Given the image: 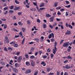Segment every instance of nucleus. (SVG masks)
Returning <instances> with one entry per match:
<instances>
[{
	"label": "nucleus",
	"instance_id": "nucleus-1",
	"mask_svg": "<svg viewBox=\"0 0 75 75\" xmlns=\"http://www.w3.org/2000/svg\"><path fill=\"white\" fill-rule=\"evenodd\" d=\"M58 43L57 42V41H55L54 43V49H53V53L54 54H55L56 53V51H57V48L56 47V46L57 45Z\"/></svg>",
	"mask_w": 75,
	"mask_h": 75
},
{
	"label": "nucleus",
	"instance_id": "nucleus-2",
	"mask_svg": "<svg viewBox=\"0 0 75 75\" xmlns=\"http://www.w3.org/2000/svg\"><path fill=\"white\" fill-rule=\"evenodd\" d=\"M73 67V66L71 65V66L68 65V64H67L65 66H63V68H66V69H69L70 68H72Z\"/></svg>",
	"mask_w": 75,
	"mask_h": 75
},
{
	"label": "nucleus",
	"instance_id": "nucleus-3",
	"mask_svg": "<svg viewBox=\"0 0 75 75\" xmlns=\"http://www.w3.org/2000/svg\"><path fill=\"white\" fill-rule=\"evenodd\" d=\"M69 43V42L64 43L63 44V46L64 47H65V48H67V47H68V44Z\"/></svg>",
	"mask_w": 75,
	"mask_h": 75
},
{
	"label": "nucleus",
	"instance_id": "nucleus-4",
	"mask_svg": "<svg viewBox=\"0 0 75 75\" xmlns=\"http://www.w3.org/2000/svg\"><path fill=\"white\" fill-rule=\"evenodd\" d=\"M31 66L32 67H34L35 65V62L33 60H31L30 62Z\"/></svg>",
	"mask_w": 75,
	"mask_h": 75
},
{
	"label": "nucleus",
	"instance_id": "nucleus-5",
	"mask_svg": "<svg viewBox=\"0 0 75 75\" xmlns=\"http://www.w3.org/2000/svg\"><path fill=\"white\" fill-rule=\"evenodd\" d=\"M5 40L6 41V43L8 44L9 43V41H8V37L7 36H5Z\"/></svg>",
	"mask_w": 75,
	"mask_h": 75
},
{
	"label": "nucleus",
	"instance_id": "nucleus-6",
	"mask_svg": "<svg viewBox=\"0 0 75 75\" xmlns=\"http://www.w3.org/2000/svg\"><path fill=\"white\" fill-rule=\"evenodd\" d=\"M31 72V70L30 69H28L25 71V74H30Z\"/></svg>",
	"mask_w": 75,
	"mask_h": 75
},
{
	"label": "nucleus",
	"instance_id": "nucleus-7",
	"mask_svg": "<svg viewBox=\"0 0 75 75\" xmlns=\"http://www.w3.org/2000/svg\"><path fill=\"white\" fill-rule=\"evenodd\" d=\"M22 59V56H20L18 57L17 61L18 62H21V60Z\"/></svg>",
	"mask_w": 75,
	"mask_h": 75
},
{
	"label": "nucleus",
	"instance_id": "nucleus-8",
	"mask_svg": "<svg viewBox=\"0 0 75 75\" xmlns=\"http://www.w3.org/2000/svg\"><path fill=\"white\" fill-rule=\"evenodd\" d=\"M54 17H55V16H53L50 18V22H53V21H54Z\"/></svg>",
	"mask_w": 75,
	"mask_h": 75
},
{
	"label": "nucleus",
	"instance_id": "nucleus-9",
	"mask_svg": "<svg viewBox=\"0 0 75 75\" xmlns=\"http://www.w3.org/2000/svg\"><path fill=\"white\" fill-rule=\"evenodd\" d=\"M12 69L13 70V71L15 73H16L18 72V70H17V69L16 68H14Z\"/></svg>",
	"mask_w": 75,
	"mask_h": 75
},
{
	"label": "nucleus",
	"instance_id": "nucleus-10",
	"mask_svg": "<svg viewBox=\"0 0 75 75\" xmlns=\"http://www.w3.org/2000/svg\"><path fill=\"white\" fill-rule=\"evenodd\" d=\"M41 65H43V66L44 67L46 66V63H45V62H42L41 63Z\"/></svg>",
	"mask_w": 75,
	"mask_h": 75
},
{
	"label": "nucleus",
	"instance_id": "nucleus-11",
	"mask_svg": "<svg viewBox=\"0 0 75 75\" xmlns=\"http://www.w3.org/2000/svg\"><path fill=\"white\" fill-rule=\"evenodd\" d=\"M71 34V31L69 30H67V32L66 33V35H69Z\"/></svg>",
	"mask_w": 75,
	"mask_h": 75
},
{
	"label": "nucleus",
	"instance_id": "nucleus-12",
	"mask_svg": "<svg viewBox=\"0 0 75 75\" xmlns=\"http://www.w3.org/2000/svg\"><path fill=\"white\" fill-rule=\"evenodd\" d=\"M15 7L14 8V10H18L20 9V7H19L15 6Z\"/></svg>",
	"mask_w": 75,
	"mask_h": 75
},
{
	"label": "nucleus",
	"instance_id": "nucleus-13",
	"mask_svg": "<svg viewBox=\"0 0 75 75\" xmlns=\"http://www.w3.org/2000/svg\"><path fill=\"white\" fill-rule=\"evenodd\" d=\"M45 4L44 3H42L41 5H40L39 7H44V6Z\"/></svg>",
	"mask_w": 75,
	"mask_h": 75
},
{
	"label": "nucleus",
	"instance_id": "nucleus-14",
	"mask_svg": "<svg viewBox=\"0 0 75 75\" xmlns=\"http://www.w3.org/2000/svg\"><path fill=\"white\" fill-rule=\"evenodd\" d=\"M66 58L67 59H72V57H71L69 55L67 57H66Z\"/></svg>",
	"mask_w": 75,
	"mask_h": 75
},
{
	"label": "nucleus",
	"instance_id": "nucleus-15",
	"mask_svg": "<svg viewBox=\"0 0 75 75\" xmlns=\"http://www.w3.org/2000/svg\"><path fill=\"white\" fill-rule=\"evenodd\" d=\"M9 13H10L11 14H12V13H14V11H13V10H10L9 11Z\"/></svg>",
	"mask_w": 75,
	"mask_h": 75
},
{
	"label": "nucleus",
	"instance_id": "nucleus-16",
	"mask_svg": "<svg viewBox=\"0 0 75 75\" xmlns=\"http://www.w3.org/2000/svg\"><path fill=\"white\" fill-rule=\"evenodd\" d=\"M46 17H51V15L49 14H47L46 15Z\"/></svg>",
	"mask_w": 75,
	"mask_h": 75
},
{
	"label": "nucleus",
	"instance_id": "nucleus-17",
	"mask_svg": "<svg viewBox=\"0 0 75 75\" xmlns=\"http://www.w3.org/2000/svg\"><path fill=\"white\" fill-rule=\"evenodd\" d=\"M26 65L27 66H29V65H30V63L29 62H26Z\"/></svg>",
	"mask_w": 75,
	"mask_h": 75
},
{
	"label": "nucleus",
	"instance_id": "nucleus-18",
	"mask_svg": "<svg viewBox=\"0 0 75 75\" xmlns=\"http://www.w3.org/2000/svg\"><path fill=\"white\" fill-rule=\"evenodd\" d=\"M25 42V38H24L23 39V40L22 41L21 45H23V44Z\"/></svg>",
	"mask_w": 75,
	"mask_h": 75
},
{
	"label": "nucleus",
	"instance_id": "nucleus-19",
	"mask_svg": "<svg viewBox=\"0 0 75 75\" xmlns=\"http://www.w3.org/2000/svg\"><path fill=\"white\" fill-rule=\"evenodd\" d=\"M39 40H40L38 38V39L35 38L34 39V40H35V41H36V42H38V43L39 42Z\"/></svg>",
	"mask_w": 75,
	"mask_h": 75
},
{
	"label": "nucleus",
	"instance_id": "nucleus-20",
	"mask_svg": "<svg viewBox=\"0 0 75 75\" xmlns=\"http://www.w3.org/2000/svg\"><path fill=\"white\" fill-rule=\"evenodd\" d=\"M58 6V2H55L54 4V7H57Z\"/></svg>",
	"mask_w": 75,
	"mask_h": 75
},
{
	"label": "nucleus",
	"instance_id": "nucleus-21",
	"mask_svg": "<svg viewBox=\"0 0 75 75\" xmlns=\"http://www.w3.org/2000/svg\"><path fill=\"white\" fill-rule=\"evenodd\" d=\"M43 26V28H46V27H47V25L44 23Z\"/></svg>",
	"mask_w": 75,
	"mask_h": 75
},
{
	"label": "nucleus",
	"instance_id": "nucleus-22",
	"mask_svg": "<svg viewBox=\"0 0 75 75\" xmlns=\"http://www.w3.org/2000/svg\"><path fill=\"white\" fill-rule=\"evenodd\" d=\"M8 50H9L10 51H12L13 50V48L11 47H9L8 48Z\"/></svg>",
	"mask_w": 75,
	"mask_h": 75
},
{
	"label": "nucleus",
	"instance_id": "nucleus-23",
	"mask_svg": "<svg viewBox=\"0 0 75 75\" xmlns=\"http://www.w3.org/2000/svg\"><path fill=\"white\" fill-rule=\"evenodd\" d=\"M13 31H16V32H18V30H17V29H16L15 28H13Z\"/></svg>",
	"mask_w": 75,
	"mask_h": 75
},
{
	"label": "nucleus",
	"instance_id": "nucleus-24",
	"mask_svg": "<svg viewBox=\"0 0 75 75\" xmlns=\"http://www.w3.org/2000/svg\"><path fill=\"white\" fill-rule=\"evenodd\" d=\"M50 56L51 59H52L53 57H54V54H53L52 53L50 54Z\"/></svg>",
	"mask_w": 75,
	"mask_h": 75
},
{
	"label": "nucleus",
	"instance_id": "nucleus-25",
	"mask_svg": "<svg viewBox=\"0 0 75 75\" xmlns=\"http://www.w3.org/2000/svg\"><path fill=\"white\" fill-rule=\"evenodd\" d=\"M13 46H14V47H18V44H16L15 43L13 45Z\"/></svg>",
	"mask_w": 75,
	"mask_h": 75
},
{
	"label": "nucleus",
	"instance_id": "nucleus-26",
	"mask_svg": "<svg viewBox=\"0 0 75 75\" xmlns=\"http://www.w3.org/2000/svg\"><path fill=\"white\" fill-rule=\"evenodd\" d=\"M13 60H11L10 61V62H9V64H10V65H13V64H12V63H13Z\"/></svg>",
	"mask_w": 75,
	"mask_h": 75
},
{
	"label": "nucleus",
	"instance_id": "nucleus-27",
	"mask_svg": "<svg viewBox=\"0 0 75 75\" xmlns=\"http://www.w3.org/2000/svg\"><path fill=\"white\" fill-rule=\"evenodd\" d=\"M34 50V47H32L31 48V50H30V52H32Z\"/></svg>",
	"mask_w": 75,
	"mask_h": 75
},
{
	"label": "nucleus",
	"instance_id": "nucleus-28",
	"mask_svg": "<svg viewBox=\"0 0 75 75\" xmlns=\"http://www.w3.org/2000/svg\"><path fill=\"white\" fill-rule=\"evenodd\" d=\"M8 7H5L4 8V11H6V10H8Z\"/></svg>",
	"mask_w": 75,
	"mask_h": 75
},
{
	"label": "nucleus",
	"instance_id": "nucleus-29",
	"mask_svg": "<svg viewBox=\"0 0 75 75\" xmlns=\"http://www.w3.org/2000/svg\"><path fill=\"white\" fill-rule=\"evenodd\" d=\"M68 27H69V28H70L71 29H72V28H73V27L72 26V25H68Z\"/></svg>",
	"mask_w": 75,
	"mask_h": 75
},
{
	"label": "nucleus",
	"instance_id": "nucleus-30",
	"mask_svg": "<svg viewBox=\"0 0 75 75\" xmlns=\"http://www.w3.org/2000/svg\"><path fill=\"white\" fill-rule=\"evenodd\" d=\"M15 3L17 4H20V2L17 1V0H15Z\"/></svg>",
	"mask_w": 75,
	"mask_h": 75
},
{
	"label": "nucleus",
	"instance_id": "nucleus-31",
	"mask_svg": "<svg viewBox=\"0 0 75 75\" xmlns=\"http://www.w3.org/2000/svg\"><path fill=\"white\" fill-rule=\"evenodd\" d=\"M36 21L37 23H41V21H40L39 19H37Z\"/></svg>",
	"mask_w": 75,
	"mask_h": 75
},
{
	"label": "nucleus",
	"instance_id": "nucleus-32",
	"mask_svg": "<svg viewBox=\"0 0 75 75\" xmlns=\"http://www.w3.org/2000/svg\"><path fill=\"white\" fill-rule=\"evenodd\" d=\"M51 70V69H50L49 68H48L47 69V72H50Z\"/></svg>",
	"mask_w": 75,
	"mask_h": 75
},
{
	"label": "nucleus",
	"instance_id": "nucleus-33",
	"mask_svg": "<svg viewBox=\"0 0 75 75\" xmlns=\"http://www.w3.org/2000/svg\"><path fill=\"white\" fill-rule=\"evenodd\" d=\"M38 74V71H36L34 74V75H37Z\"/></svg>",
	"mask_w": 75,
	"mask_h": 75
},
{
	"label": "nucleus",
	"instance_id": "nucleus-34",
	"mask_svg": "<svg viewBox=\"0 0 75 75\" xmlns=\"http://www.w3.org/2000/svg\"><path fill=\"white\" fill-rule=\"evenodd\" d=\"M18 16H21L22 14V12H18Z\"/></svg>",
	"mask_w": 75,
	"mask_h": 75
},
{
	"label": "nucleus",
	"instance_id": "nucleus-35",
	"mask_svg": "<svg viewBox=\"0 0 75 75\" xmlns=\"http://www.w3.org/2000/svg\"><path fill=\"white\" fill-rule=\"evenodd\" d=\"M10 45L13 44L14 45V44H15V42H12L10 43Z\"/></svg>",
	"mask_w": 75,
	"mask_h": 75
},
{
	"label": "nucleus",
	"instance_id": "nucleus-36",
	"mask_svg": "<svg viewBox=\"0 0 75 75\" xmlns=\"http://www.w3.org/2000/svg\"><path fill=\"white\" fill-rule=\"evenodd\" d=\"M61 8V6L58 7L56 8L57 10H60Z\"/></svg>",
	"mask_w": 75,
	"mask_h": 75
},
{
	"label": "nucleus",
	"instance_id": "nucleus-37",
	"mask_svg": "<svg viewBox=\"0 0 75 75\" xmlns=\"http://www.w3.org/2000/svg\"><path fill=\"white\" fill-rule=\"evenodd\" d=\"M25 57L27 59L28 58V54H25Z\"/></svg>",
	"mask_w": 75,
	"mask_h": 75
},
{
	"label": "nucleus",
	"instance_id": "nucleus-38",
	"mask_svg": "<svg viewBox=\"0 0 75 75\" xmlns=\"http://www.w3.org/2000/svg\"><path fill=\"white\" fill-rule=\"evenodd\" d=\"M57 23L55 22L54 23V24L53 25V27H55V26H56L57 25Z\"/></svg>",
	"mask_w": 75,
	"mask_h": 75
},
{
	"label": "nucleus",
	"instance_id": "nucleus-39",
	"mask_svg": "<svg viewBox=\"0 0 75 75\" xmlns=\"http://www.w3.org/2000/svg\"><path fill=\"white\" fill-rule=\"evenodd\" d=\"M18 24L20 26L22 25V24L21 23V22L20 21L18 22Z\"/></svg>",
	"mask_w": 75,
	"mask_h": 75
},
{
	"label": "nucleus",
	"instance_id": "nucleus-40",
	"mask_svg": "<svg viewBox=\"0 0 75 75\" xmlns=\"http://www.w3.org/2000/svg\"><path fill=\"white\" fill-rule=\"evenodd\" d=\"M27 23L28 25H30V24H31V23H30V21H27Z\"/></svg>",
	"mask_w": 75,
	"mask_h": 75
},
{
	"label": "nucleus",
	"instance_id": "nucleus-41",
	"mask_svg": "<svg viewBox=\"0 0 75 75\" xmlns=\"http://www.w3.org/2000/svg\"><path fill=\"white\" fill-rule=\"evenodd\" d=\"M7 13H8V11H6L4 12V13H3V14H5L6 15L7 14Z\"/></svg>",
	"mask_w": 75,
	"mask_h": 75
},
{
	"label": "nucleus",
	"instance_id": "nucleus-42",
	"mask_svg": "<svg viewBox=\"0 0 75 75\" xmlns=\"http://www.w3.org/2000/svg\"><path fill=\"white\" fill-rule=\"evenodd\" d=\"M7 27V25L6 24L4 25V29H6V28Z\"/></svg>",
	"mask_w": 75,
	"mask_h": 75
},
{
	"label": "nucleus",
	"instance_id": "nucleus-43",
	"mask_svg": "<svg viewBox=\"0 0 75 75\" xmlns=\"http://www.w3.org/2000/svg\"><path fill=\"white\" fill-rule=\"evenodd\" d=\"M1 20L2 21H6V19L4 18L1 19Z\"/></svg>",
	"mask_w": 75,
	"mask_h": 75
},
{
	"label": "nucleus",
	"instance_id": "nucleus-44",
	"mask_svg": "<svg viewBox=\"0 0 75 75\" xmlns=\"http://www.w3.org/2000/svg\"><path fill=\"white\" fill-rule=\"evenodd\" d=\"M49 27L51 29H52L53 28V26H52V25H50L49 26Z\"/></svg>",
	"mask_w": 75,
	"mask_h": 75
},
{
	"label": "nucleus",
	"instance_id": "nucleus-45",
	"mask_svg": "<svg viewBox=\"0 0 75 75\" xmlns=\"http://www.w3.org/2000/svg\"><path fill=\"white\" fill-rule=\"evenodd\" d=\"M25 2L26 3L28 4V5H29V4H29V3H28V0H25Z\"/></svg>",
	"mask_w": 75,
	"mask_h": 75
},
{
	"label": "nucleus",
	"instance_id": "nucleus-46",
	"mask_svg": "<svg viewBox=\"0 0 75 75\" xmlns=\"http://www.w3.org/2000/svg\"><path fill=\"white\" fill-rule=\"evenodd\" d=\"M22 30L23 33H24V31H25V29L24 28H22Z\"/></svg>",
	"mask_w": 75,
	"mask_h": 75
},
{
	"label": "nucleus",
	"instance_id": "nucleus-47",
	"mask_svg": "<svg viewBox=\"0 0 75 75\" xmlns=\"http://www.w3.org/2000/svg\"><path fill=\"white\" fill-rule=\"evenodd\" d=\"M19 34L20 35H21V36H23V33H22V32H20Z\"/></svg>",
	"mask_w": 75,
	"mask_h": 75
},
{
	"label": "nucleus",
	"instance_id": "nucleus-48",
	"mask_svg": "<svg viewBox=\"0 0 75 75\" xmlns=\"http://www.w3.org/2000/svg\"><path fill=\"white\" fill-rule=\"evenodd\" d=\"M15 37L16 38L20 37V35H15Z\"/></svg>",
	"mask_w": 75,
	"mask_h": 75
},
{
	"label": "nucleus",
	"instance_id": "nucleus-49",
	"mask_svg": "<svg viewBox=\"0 0 75 75\" xmlns=\"http://www.w3.org/2000/svg\"><path fill=\"white\" fill-rule=\"evenodd\" d=\"M65 7H67V8H69L71 7V5H69L67 6H65Z\"/></svg>",
	"mask_w": 75,
	"mask_h": 75
},
{
	"label": "nucleus",
	"instance_id": "nucleus-50",
	"mask_svg": "<svg viewBox=\"0 0 75 75\" xmlns=\"http://www.w3.org/2000/svg\"><path fill=\"white\" fill-rule=\"evenodd\" d=\"M51 35V36L52 38H54V33H52Z\"/></svg>",
	"mask_w": 75,
	"mask_h": 75
},
{
	"label": "nucleus",
	"instance_id": "nucleus-51",
	"mask_svg": "<svg viewBox=\"0 0 75 75\" xmlns=\"http://www.w3.org/2000/svg\"><path fill=\"white\" fill-rule=\"evenodd\" d=\"M47 52H51V50H50V48H49L47 50Z\"/></svg>",
	"mask_w": 75,
	"mask_h": 75
},
{
	"label": "nucleus",
	"instance_id": "nucleus-52",
	"mask_svg": "<svg viewBox=\"0 0 75 75\" xmlns=\"http://www.w3.org/2000/svg\"><path fill=\"white\" fill-rule=\"evenodd\" d=\"M1 64H2V65H5V63H4V62H1Z\"/></svg>",
	"mask_w": 75,
	"mask_h": 75
},
{
	"label": "nucleus",
	"instance_id": "nucleus-53",
	"mask_svg": "<svg viewBox=\"0 0 75 75\" xmlns=\"http://www.w3.org/2000/svg\"><path fill=\"white\" fill-rule=\"evenodd\" d=\"M3 68V67H0V72H1L2 71H1V69Z\"/></svg>",
	"mask_w": 75,
	"mask_h": 75
},
{
	"label": "nucleus",
	"instance_id": "nucleus-54",
	"mask_svg": "<svg viewBox=\"0 0 75 75\" xmlns=\"http://www.w3.org/2000/svg\"><path fill=\"white\" fill-rule=\"evenodd\" d=\"M43 58L44 59H45V58H47V56L46 55H45L43 57Z\"/></svg>",
	"mask_w": 75,
	"mask_h": 75
},
{
	"label": "nucleus",
	"instance_id": "nucleus-55",
	"mask_svg": "<svg viewBox=\"0 0 75 75\" xmlns=\"http://www.w3.org/2000/svg\"><path fill=\"white\" fill-rule=\"evenodd\" d=\"M45 8H41L40 9V10H44L45 9Z\"/></svg>",
	"mask_w": 75,
	"mask_h": 75
},
{
	"label": "nucleus",
	"instance_id": "nucleus-56",
	"mask_svg": "<svg viewBox=\"0 0 75 75\" xmlns=\"http://www.w3.org/2000/svg\"><path fill=\"white\" fill-rule=\"evenodd\" d=\"M14 8V6L13 5H12L11 6V7L10 8V9H13Z\"/></svg>",
	"mask_w": 75,
	"mask_h": 75
},
{
	"label": "nucleus",
	"instance_id": "nucleus-57",
	"mask_svg": "<svg viewBox=\"0 0 75 75\" xmlns=\"http://www.w3.org/2000/svg\"><path fill=\"white\" fill-rule=\"evenodd\" d=\"M30 58H35V57L34 56H30Z\"/></svg>",
	"mask_w": 75,
	"mask_h": 75
},
{
	"label": "nucleus",
	"instance_id": "nucleus-58",
	"mask_svg": "<svg viewBox=\"0 0 75 75\" xmlns=\"http://www.w3.org/2000/svg\"><path fill=\"white\" fill-rule=\"evenodd\" d=\"M4 51H7V48H6V47H4Z\"/></svg>",
	"mask_w": 75,
	"mask_h": 75
},
{
	"label": "nucleus",
	"instance_id": "nucleus-59",
	"mask_svg": "<svg viewBox=\"0 0 75 75\" xmlns=\"http://www.w3.org/2000/svg\"><path fill=\"white\" fill-rule=\"evenodd\" d=\"M33 4H34V6H37V4L35 2H33Z\"/></svg>",
	"mask_w": 75,
	"mask_h": 75
},
{
	"label": "nucleus",
	"instance_id": "nucleus-60",
	"mask_svg": "<svg viewBox=\"0 0 75 75\" xmlns=\"http://www.w3.org/2000/svg\"><path fill=\"white\" fill-rule=\"evenodd\" d=\"M68 13H69V12H66V16H68L69 14Z\"/></svg>",
	"mask_w": 75,
	"mask_h": 75
},
{
	"label": "nucleus",
	"instance_id": "nucleus-61",
	"mask_svg": "<svg viewBox=\"0 0 75 75\" xmlns=\"http://www.w3.org/2000/svg\"><path fill=\"white\" fill-rule=\"evenodd\" d=\"M13 20H16V16H14L13 17Z\"/></svg>",
	"mask_w": 75,
	"mask_h": 75
},
{
	"label": "nucleus",
	"instance_id": "nucleus-62",
	"mask_svg": "<svg viewBox=\"0 0 75 75\" xmlns=\"http://www.w3.org/2000/svg\"><path fill=\"white\" fill-rule=\"evenodd\" d=\"M65 2L66 3V4H68L69 3V1H65Z\"/></svg>",
	"mask_w": 75,
	"mask_h": 75
},
{
	"label": "nucleus",
	"instance_id": "nucleus-63",
	"mask_svg": "<svg viewBox=\"0 0 75 75\" xmlns=\"http://www.w3.org/2000/svg\"><path fill=\"white\" fill-rule=\"evenodd\" d=\"M64 75H68V74L67 72H65L64 73Z\"/></svg>",
	"mask_w": 75,
	"mask_h": 75
},
{
	"label": "nucleus",
	"instance_id": "nucleus-64",
	"mask_svg": "<svg viewBox=\"0 0 75 75\" xmlns=\"http://www.w3.org/2000/svg\"><path fill=\"white\" fill-rule=\"evenodd\" d=\"M52 36H51V35L50 34L49 35V36H48V37H49V38L50 39V38H51V37Z\"/></svg>",
	"mask_w": 75,
	"mask_h": 75
}]
</instances>
